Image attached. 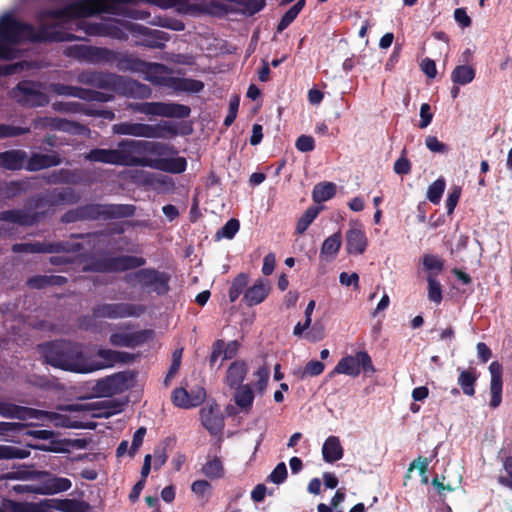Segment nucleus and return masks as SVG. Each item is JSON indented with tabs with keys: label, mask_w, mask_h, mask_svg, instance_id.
<instances>
[{
	"label": "nucleus",
	"mask_w": 512,
	"mask_h": 512,
	"mask_svg": "<svg viewBox=\"0 0 512 512\" xmlns=\"http://www.w3.org/2000/svg\"><path fill=\"white\" fill-rule=\"evenodd\" d=\"M42 354L51 366L83 374L111 367L121 360L122 355L110 349H99L97 356L101 360L98 361L84 354L78 345L63 341L43 345Z\"/></svg>",
	"instance_id": "obj_1"
},
{
	"label": "nucleus",
	"mask_w": 512,
	"mask_h": 512,
	"mask_svg": "<svg viewBox=\"0 0 512 512\" xmlns=\"http://www.w3.org/2000/svg\"><path fill=\"white\" fill-rule=\"evenodd\" d=\"M130 155L143 164H135L134 166L150 167L153 169L169 172L182 173L185 171L187 162L183 157H167L173 154V148L165 143L132 140L128 139Z\"/></svg>",
	"instance_id": "obj_2"
},
{
	"label": "nucleus",
	"mask_w": 512,
	"mask_h": 512,
	"mask_svg": "<svg viewBox=\"0 0 512 512\" xmlns=\"http://www.w3.org/2000/svg\"><path fill=\"white\" fill-rule=\"evenodd\" d=\"M0 415L6 418L29 420L36 419L39 421L49 422L55 427L64 428H80L78 421L72 420L70 417L43 410L33 408L20 407L14 404L0 402Z\"/></svg>",
	"instance_id": "obj_3"
},
{
	"label": "nucleus",
	"mask_w": 512,
	"mask_h": 512,
	"mask_svg": "<svg viewBox=\"0 0 512 512\" xmlns=\"http://www.w3.org/2000/svg\"><path fill=\"white\" fill-rule=\"evenodd\" d=\"M144 79L152 84L169 88L175 92L197 93L204 87V84L199 80L173 77L171 70L159 63H147Z\"/></svg>",
	"instance_id": "obj_4"
},
{
	"label": "nucleus",
	"mask_w": 512,
	"mask_h": 512,
	"mask_svg": "<svg viewBox=\"0 0 512 512\" xmlns=\"http://www.w3.org/2000/svg\"><path fill=\"white\" fill-rule=\"evenodd\" d=\"M112 132L116 135L133 137L167 139L177 134V129L172 122L161 121L155 125L135 122H121L112 125Z\"/></svg>",
	"instance_id": "obj_5"
},
{
	"label": "nucleus",
	"mask_w": 512,
	"mask_h": 512,
	"mask_svg": "<svg viewBox=\"0 0 512 512\" xmlns=\"http://www.w3.org/2000/svg\"><path fill=\"white\" fill-rule=\"evenodd\" d=\"M127 143H129V140L125 139L118 143L116 149H92L84 155V158L90 162H100L116 166L133 167L135 164H143L142 161L130 155V148Z\"/></svg>",
	"instance_id": "obj_6"
},
{
	"label": "nucleus",
	"mask_w": 512,
	"mask_h": 512,
	"mask_svg": "<svg viewBox=\"0 0 512 512\" xmlns=\"http://www.w3.org/2000/svg\"><path fill=\"white\" fill-rule=\"evenodd\" d=\"M361 371L373 373L374 366L371 357L365 351L343 357L335 366L333 374H344L357 377Z\"/></svg>",
	"instance_id": "obj_7"
},
{
	"label": "nucleus",
	"mask_w": 512,
	"mask_h": 512,
	"mask_svg": "<svg viewBox=\"0 0 512 512\" xmlns=\"http://www.w3.org/2000/svg\"><path fill=\"white\" fill-rule=\"evenodd\" d=\"M12 94L19 104L27 107H41L49 102L42 85L31 81L20 82Z\"/></svg>",
	"instance_id": "obj_8"
},
{
	"label": "nucleus",
	"mask_w": 512,
	"mask_h": 512,
	"mask_svg": "<svg viewBox=\"0 0 512 512\" xmlns=\"http://www.w3.org/2000/svg\"><path fill=\"white\" fill-rule=\"evenodd\" d=\"M127 278L129 283L152 287L158 294L168 291V276L153 269H141L128 275Z\"/></svg>",
	"instance_id": "obj_9"
},
{
	"label": "nucleus",
	"mask_w": 512,
	"mask_h": 512,
	"mask_svg": "<svg viewBox=\"0 0 512 512\" xmlns=\"http://www.w3.org/2000/svg\"><path fill=\"white\" fill-rule=\"evenodd\" d=\"M144 312V307L130 303H112L97 306L93 314L96 318H126L137 317Z\"/></svg>",
	"instance_id": "obj_10"
},
{
	"label": "nucleus",
	"mask_w": 512,
	"mask_h": 512,
	"mask_svg": "<svg viewBox=\"0 0 512 512\" xmlns=\"http://www.w3.org/2000/svg\"><path fill=\"white\" fill-rule=\"evenodd\" d=\"M368 247V238L361 222L355 220L349 223L345 233V248L349 255H362Z\"/></svg>",
	"instance_id": "obj_11"
},
{
	"label": "nucleus",
	"mask_w": 512,
	"mask_h": 512,
	"mask_svg": "<svg viewBox=\"0 0 512 512\" xmlns=\"http://www.w3.org/2000/svg\"><path fill=\"white\" fill-rule=\"evenodd\" d=\"M110 82L118 93L126 97L146 99L152 95V89L148 85L139 83L133 79L112 75Z\"/></svg>",
	"instance_id": "obj_12"
},
{
	"label": "nucleus",
	"mask_w": 512,
	"mask_h": 512,
	"mask_svg": "<svg viewBox=\"0 0 512 512\" xmlns=\"http://www.w3.org/2000/svg\"><path fill=\"white\" fill-rule=\"evenodd\" d=\"M65 54L69 57L92 63L109 61L113 56V52L108 49L92 47L84 44L68 46L65 49Z\"/></svg>",
	"instance_id": "obj_13"
},
{
	"label": "nucleus",
	"mask_w": 512,
	"mask_h": 512,
	"mask_svg": "<svg viewBox=\"0 0 512 512\" xmlns=\"http://www.w3.org/2000/svg\"><path fill=\"white\" fill-rule=\"evenodd\" d=\"M190 108L186 105L165 102H146L144 115L159 117L185 118L189 116Z\"/></svg>",
	"instance_id": "obj_14"
},
{
	"label": "nucleus",
	"mask_w": 512,
	"mask_h": 512,
	"mask_svg": "<svg viewBox=\"0 0 512 512\" xmlns=\"http://www.w3.org/2000/svg\"><path fill=\"white\" fill-rule=\"evenodd\" d=\"M33 126L36 129L50 128L72 134H86L88 129L76 122L68 121L62 118L39 117L33 120Z\"/></svg>",
	"instance_id": "obj_15"
},
{
	"label": "nucleus",
	"mask_w": 512,
	"mask_h": 512,
	"mask_svg": "<svg viewBox=\"0 0 512 512\" xmlns=\"http://www.w3.org/2000/svg\"><path fill=\"white\" fill-rule=\"evenodd\" d=\"M51 89L58 95L77 97L87 101L108 102L112 99L111 95L105 93L64 84H52Z\"/></svg>",
	"instance_id": "obj_16"
},
{
	"label": "nucleus",
	"mask_w": 512,
	"mask_h": 512,
	"mask_svg": "<svg viewBox=\"0 0 512 512\" xmlns=\"http://www.w3.org/2000/svg\"><path fill=\"white\" fill-rule=\"evenodd\" d=\"M96 392L102 397H110L127 389V377L123 373H116L99 380Z\"/></svg>",
	"instance_id": "obj_17"
},
{
	"label": "nucleus",
	"mask_w": 512,
	"mask_h": 512,
	"mask_svg": "<svg viewBox=\"0 0 512 512\" xmlns=\"http://www.w3.org/2000/svg\"><path fill=\"white\" fill-rule=\"evenodd\" d=\"M489 372L491 374V381H490V407L495 409L500 406L502 402V387H503V381H502V365L494 361L489 365Z\"/></svg>",
	"instance_id": "obj_18"
},
{
	"label": "nucleus",
	"mask_w": 512,
	"mask_h": 512,
	"mask_svg": "<svg viewBox=\"0 0 512 512\" xmlns=\"http://www.w3.org/2000/svg\"><path fill=\"white\" fill-rule=\"evenodd\" d=\"M201 421L211 434L220 433L224 427V418L217 405H209L202 408Z\"/></svg>",
	"instance_id": "obj_19"
},
{
	"label": "nucleus",
	"mask_w": 512,
	"mask_h": 512,
	"mask_svg": "<svg viewBox=\"0 0 512 512\" xmlns=\"http://www.w3.org/2000/svg\"><path fill=\"white\" fill-rule=\"evenodd\" d=\"M270 290L269 280L257 279L251 287L245 290L243 300L248 306L258 305L267 298Z\"/></svg>",
	"instance_id": "obj_20"
},
{
	"label": "nucleus",
	"mask_w": 512,
	"mask_h": 512,
	"mask_svg": "<svg viewBox=\"0 0 512 512\" xmlns=\"http://www.w3.org/2000/svg\"><path fill=\"white\" fill-rule=\"evenodd\" d=\"M27 153L23 150H8L0 152V168L7 170H20L25 167Z\"/></svg>",
	"instance_id": "obj_21"
},
{
	"label": "nucleus",
	"mask_w": 512,
	"mask_h": 512,
	"mask_svg": "<svg viewBox=\"0 0 512 512\" xmlns=\"http://www.w3.org/2000/svg\"><path fill=\"white\" fill-rule=\"evenodd\" d=\"M60 163L61 159L56 153H34L28 160H26L25 168L30 171H38L41 169L59 165Z\"/></svg>",
	"instance_id": "obj_22"
},
{
	"label": "nucleus",
	"mask_w": 512,
	"mask_h": 512,
	"mask_svg": "<svg viewBox=\"0 0 512 512\" xmlns=\"http://www.w3.org/2000/svg\"><path fill=\"white\" fill-rule=\"evenodd\" d=\"M145 264V260L142 257L136 256H120L109 259L104 266L106 271H125L140 267Z\"/></svg>",
	"instance_id": "obj_23"
},
{
	"label": "nucleus",
	"mask_w": 512,
	"mask_h": 512,
	"mask_svg": "<svg viewBox=\"0 0 512 512\" xmlns=\"http://www.w3.org/2000/svg\"><path fill=\"white\" fill-rule=\"evenodd\" d=\"M344 454L340 439L337 436H329L322 446V456L325 462L334 463L342 459Z\"/></svg>",
	"instance_id": "obj_24"
},
{
	"label": "nucleus",
	"mask_w": 512,
	"mask_h": 512,
	"mask_svg": "<svg viewBox=\"0 0 512 512\" xmlns=\"http://www.w3.org/2000/svg\"><path fill=\"white\" fill-rule=\"evenodd\" d=\"M106 401L85 403V404H74L67 406L69 411L88 412L92 417H109L115 411H112L105 406Z\"/></svg>",
	"instance_id": "obj_25"
},
{
	"label": "nucleus",
	"mask_w": 512,
	"mask_h": 512,
	"mask_svg": "<svg viewBox=\"0 0 512 512\" xmlns=\"http://www.w3.org/2000/svg\"><path fill=\"white\" fill-rule=\"evenodd\" d=\"M62 249H64V247L60 243L53 244V243L35 242V243L16 244L13 246V250L15 252H29V253H52V252H58Z\"/></svg>",
	"instance_id": "obj_26"
},
{
	"label": "nucleus",
	"mask_w": 512,
	"mask_h": 512,
	"mask_svg": "<svg viewBox=\"0 0 512 512\" xmlns=\"http://www.w3.org/2000/svg\"><path fill=\"white\" fill-rule=\"evenodd\" d=\"M459 377L458 385L461 387L463 393L467 396L475 395V384L478 379V375L475 369H463L458 368Z\"/></svg>",
	"instance_id": "obj_27"
},
{
	"label": "nucleus",
	"mask_w": 512,
	"mask_h": 512,
	"mask_svg": "<svg viewBox=\"0 0 512 512\" xmlns=\"http://www.w3.org/2000/svg\"><path fill=\"white\" fill-rule=\"evenodd\" d=\"M247 374V367L244 362H233L226 374L225 381L231 388H237L242 386V382Z\"/></svg>",
	"instance_id": "obj_28"
},
{
	"label": "nucleus",
	"mask_w": 512,
	"mask_h": 512,
	"mask_svg": "<svg viewBox=\"0 0 512 512\" xmlns=\"http://www.w3.org/2000/svg\"><path fill=\"white\" fill-rule=\"evenodd\" d=\"M341 247V233L337 232L326 238L321 246L320 257L326 261L333 260Z\"/></svg>",
	"instance_id": "obj_29"
},
{
	"label": "nucleus",
	"mask_w": 512,
	"mask_h": 512,
	"mask_svg": "<svg viewBox=\"0 0 512 512\" xmlns=\"http://www.w3.org/2000/svg\"><path fill=\"white\" fill-rule=\"evenodd\" d=\"M476 75L475 69L470 65H458L451 73V80L457 85H467L471 83Z\"/></svg>",
	"instance_id": "obj_30"
},
{
	"label": "nucleus",
	"mask_w": 512,
	"mask_h": 512,
	"mask_svg": "<svg viewBox=\"0 0 512 512\" xmlns=\"http://www.w3.org/2000/svg\"><path fill=\"white\" fill-rule=\"evenodd\" d=\"M336 193V185L332 182H322L313 188L312 198L316 203L328 201Z\"/></svg>",
	"instance_id": "obj_31"
},
{
	"label": "nucleus",
	"mask_w": 512,
	"mask_h": 512,
	"mask_svg": "<svg viewBox=\"0 0 512 512\" xmlns=\"http://www.w3.org/2000/svg\"><path fill=\"white\" fill-rule=\"evenodd\" d=\"M234 401L242 410H249L254 401V394L249 385L237 387L234 394Z\"/></svg>",
	"instance_id": "obj_32"
},
{
	"label": "nucleus",
	"mask_w": 512,
	"mask_h": 512,
	"mask_svg": "<svg viewBox=\"0 0 512 512\" xmlns=\"http://www.w3.org/2000/svg\"><path fill=\"white\" fill-rule=\"evenodd\" d=\"M139 336L136 333L116 332L110 336V343L117 347H135L139 344Z\"/></svg>",
	"instance_id": "obj_33"
},
{
	"label": "nucleus",
	"mask_w": 512,
	"mask_h": 512,
	"mask_svg": "<svg viewBox=\"0 0 512 512\" xmlns=\"http://www.w3.org/2000/svg\"><path fill=\"white\" fill-rule=\"evenodd\" d=\"M71 486H72V483L69 479L62 478V477H53L46 482L41 493L42 494H56L59 492H64V491L69 490L71 488Z\"/></svg>",
	"instance_id": "obj_34"
},
{
	"label": "nucleus",
	"mask_w": 512,
	"mask_h": 512,
	"mask_svg": "<svg viewBox=\"0 0 512 512\" xmlns=\"http://www.w3.org/2000/svg\"><path fill=\"white\" fill-rule=\"evenodd\" d=\"M0 512H41V510L36 504L3 500L0 505Z\"/></svg>",
	"instance_id": "obj_35"
},
{
	"label": "nucleus",
	"mask_w": 512,
	"mask_h": 512,
	"mask_svg": "<svg viewBox=\"0 0 512 512\" xmlns=\"http://www.w3.org/2000/svg\"><path fill=\"white\" fill-rule=\"evenodd\" d=\"M249 282L248 275L241 273L232 282L229 290V299L235 302L241 294H244Z\"/></svg>",
	"instance_id": "obj_36"
},
{
	"label": "nucleus",
	"mask_w": 512,
	"mask_h": 512,
	"mask_svg": "<svg viewBox=\"0 0 512 512\" xmlns=\"http://www.w3.org/2000/svg\"><path fill=\"white\" fill-rule=\"evenodd\" d=\"M304 6L305 0H299L295 5H293L280 20L277 30L281 32L286 29L295 20Z\"/></svg>",
	"instance_id": "obj_37"
},
{
	"label": "nucleus",
	"mask_w": 512,
	"mask_h": 512,
	"mask_svg": "<svg viewBox=\"0 0 512 512\" xmlns=\"http://www.w3.org/2000/svg\"><path fill=\"white\" fill-rule=\"evenodd\" d=\"M428 282V299L435 303L440 304L442 301V287L440 282L436 279L435 275L429 273L427 275Z\"/></svg>",
	"instance_id": "obj_38"
},
{
	"label": "nucleus",
	"mask_w": 512,
	"mask_h": 512,
	"mask_svg": "<svg viewBox=\"0 0 512 512\" xmlns=\"http://www.w3.org/2000/svg\"><path fill=\"white\" fill-rule=\"evenodd\" d=\"M30 456L28 449L15 446L0 445V460L2 459H24Z\"/></svg>",
	"instance_id": "obj_39"
},
{
	"label": "nucleus",
	"mask_w": 512,
	"mask_h": 512,
	"mask_svg": "<svg viewBox=\"0 0 512 512\" xmlns=\"http://www.w3.org/2000/svg\"><path fill=\"white\" fill-rule=\"evenodd\" d=\"M446 183L443 178L435 180L427 190V199L433 204H438L442 198Z\"/></svg>",
	"instance_id": "obj_40"
},
{
	"label": "nucleus",
	"mask_w": 512,
	"mask_h": 512,
	"mask_svg": "<svg viewBox=\"0 0 512 512\" xmlns=\"http://www.w3.org/2000/svg\"><path fill=\"white\" fill-rule=\"evenodd\" d=\"M172 401L175 406L189 409L192 408V398L190 392L184 388H176L172 392Z\"/></svg>",
	"instance_id": "obj_41"
},
{
	"label": "nucleus",
	"mask_w": 512,
	"mask_h": 512,
	"mask_svg": "<svg viewBox=\"0 0 512 512\" xmlns=\"http://www.w3.org/2000/svg\"><path fill=\"white\" fill-rule=\"evenodd\" d=\"M147 63L148 62L142 61L138 58L126 57L119 62V68L122 70H129L144 75Z\"/></svg>",
	"instance_id": "obj_42"
},
{
	"label": "nucleus",
	"mask_w": 512,
	"mask_h": 512,
	"mask_svg": "<svg viewBox=\"0 0 512 512\" xmlns=\"http://www.w3.org/2000/svg\"><path fill=\"white\" fill-rule=\"evenodd\" d=\"M202 473L210 479H217L223 475V466L219 459L208 461L202 468Z\"/></svg>",
	"instance_id": "obj_43"
},
{
	"label": "nucleus",
	"mask_w": 512,
	"mask_h": 512,
	"mask_svg": "<svg viewBox=\"0 0 512 512\" xmlns=\"http://www.w3.org/2000/svg\"><path fill=\"white\" fill-rule=\"evenodd\" d=\"M319 211L316 208H309L305 211V213L299 218L296 225V232L298 234H303L310 224L315 220Z\"/></svg>",
	"instance_id": "obj_44"
},
{
	"label": "nucleus",
	"mask_w": 512,
	"mask_h": 512,
	"mask_svg": "<svg viewBox=\"0 0 512 512\" xmlns=\"http://www.w3.org/2000/svg\"><path fill=\"white\" fill-rule=\"evenodd\" d=\"M254 376L256 377V381L254 382V387L259 393H263L264 390L267 387L269 376H270V370L266 366H261L257 369V371L254 373Z\"/></svg>",
	"instance_id": "obj_45"
},
{
	"label": "nucleus",
	"mask_w": 512,
	"mask_h": 512,
	"mask_svg": "<svg viewBox=\"0 0 512 512\" xmlns=\"http://www.w3.org/2000/svg\"><path fill=\"white\" fill-rule=\"evenodd\" d=\"M423 265L425 269L429 271V273H432L436 276L437 273L442 271L444 262L440 257L428 254L423 257Z\"/></svg>",
	"instance_id": "obj_46"
},
{
	"label": "nucleus",
	"mask_w": 512,
	"mask_h": 512,
	"mask_svg": "<svg viewBox=\"0 0 512 512\" xmlns=\"http://www.w3.org/2000/svg\"><path fill=\"white\" fill-rule=\"evenodd\" d=\"M240 223L237 219H230L220 230L217 231L216 237L232 239L239 231Z\"/></svg>",
	"instance_id": "obj_47"
},
{
	"label": "nucleus",
	"mask_w": 512,
	"mask_h": 512,
	"mask_svg": "<svg viewBox=\"0 0 512 512\" xmlns=\"http://www.w3.org/2000/svg\"><path fill=\"white\" fill-rule=\"evenodd\" d=\"M52 107L55 111L64 113H83L86 108L79 102H55Z\"/></svg>",
	"instance_id": "obj_48"
},
{
	"label": "nucleus",
	"mask_w": 512,
	"mask_h": 512,
	"mask_svg": "<svg viewBox=\"0 0 512 512\" xmlns=\"http://www.w3.org/2000/svg\"><path fill=\"white\" fill-rule=\"evenodd\" d=\"M30 132L28 127H18L9 124H0V138H12Z\"/></svg>",
	"instance_id": "obj_49"
},
{
	"label": "nucleus",
	"mask_w": 512,
	"mask_h": 512,
	"mask_svg": "<svg viewBox=\"0 0 512 512\" xmlns=\"http://www.w3.org/2000/svg\"><path fill=\"white\" fill-rule=\"evenodd\" d=\"M191 490L198 498L207 501L211 494V485L206 480H197L192 483Z\"/></svg>",
	"instance_id": "obj_50"
},
{
	"label": "nucleus",
	"mask_w": 512,
	"mask_h": 512,
	"mask_svg": "<svg viewBox=\"0 0 512 512\" xmlns=\"http://www.w3.org/2000/svg\"><path fill=\"white\" fill-rule=\"evenodd\" d=\"M4 219L18 222L22 225H32L36 218L34 216L26 215L20 211H9L4 213Z\"/></svg>",
	"instance_id": "obj_51"
},
{
	"label": "nucleus",
	"mask_w": 512,
	"mask_h": 512,
	"mask_svg": "<svg viewBox=\"0 0 512 512\" xmlns=\"http://www.w3.org/2000/svg\"><path fill=\"white\" fill-rule=\"evenodd\" d=\"M287 474L286 464L284 462H280L270 473L269 480L274 484H281L286 480Z\"/></svg>",
	"instance_id": "obj_52"
},
{
	"label": "nucleus",
	"mask_w": 512,
	"mask_h": 512,
	"mask_svg": "<svg viewBox=\"0 0 512 512\" xmlns=\"http://www.w3.org/2000/svg\"><path fill=\"white\" fill-rule=\"evenodd\" d=\"M425 144L426 147L434 153L445 154L449 151V147L445 143L439 141L435 136H427L425 139Z\"/></svg>",
	"instance_id": "obj_53"
},
{
	"label": "nucleus",
	"mask_w": 512,
	"mask_h": 512,
	"mask_svg": "<svg viewBox=\"0 0 512 512\" xmlns=\"http://www.w3.org/2000/svg\"><path fill=\"white\" fill-rule=\"evenodd\" d=\"M125 28L131 32H134V33H139L141 35H144V36H149V35H153L155 36L157 39L159 40H163L164 38L162 37V35H164V32H161V31H158V30H150L149 28L147 27H143V26H140V25H135V24H132V23H126L125 25Z\"/></svg>",
	"instance_id": "obj_54"
},
{
	"label": "nucleus",
	"mask_w": 512,
	"mask_h": 512,
	"mask_svg": "<svg viewBox=\"0 0 512 512\" xmlns=\"http://www.w3.org/2000/svg\"><path fill=\"white\" fill-rule=\"evenodd\" d=\"M324 364L317 360L309 361L301 372V378L306 376H318L324 371Z\"/></svg>",
	"instance_id": "obj_55"
},
{
	"label": "nucleus",
	"mask_w": 512,
	"mask_h": 512,
	"mask_svg": "<svg viewBox=\"0 0 512 512\" xmlns=\"http://www.w3.org/2000/svg\"><path fill=\"white\" fill-rule=\"evenodd\" d=\"M503 468L504 473L499 476V482L512 489V457L505 459Z\"/></svg>",
	"instance_id": "obj_56"
},
{
	"label": "nucleus",
	"mask_w": 512,
	"mask_h": 512,
	"mask_svg": "<svg viewBox=\"0 0 512 512\" xmlns=\"http://www.w3.org/2000/svg\"><path fill=\"white\" fill-rule=\"evenodd\" d=\"M56 508L63 512H86V507L75 500H64Z\"/></svg>",
	"instance_id": "obj_57"
},
{
	"label": "nucleus",
	"mask_w": 512,
	"mask_h": 512,
	"mask_svg": "<svg viewBox=\"0 0 512 512\" xmlns=\"http://www.w3.org/2000/svg\"><path fill=\"white\" fill-rule=\"evenodd\" d=\"M461 196V188L458 186L453 187L446 199V208L448 214H452L455 207L457 206V203L459 201V198Z\"/></svg>",
	"instance_id": "obj_58"
},
{
	"label": "nucleus",
	"mask_w": 512,
	"mask_h": 512,
	"mask_svg": "<svg viewBox=\"0 0 512 512\" xmlns=\"http://www.w3.org/2000/svg\"><path fill=\"white\" fill-rule=\"evenodd\" d=\"M224 346L225 343L222 340H217L213 343L211 355L209 358L211 366H214L217 363L218 359H222V357L224 356Z\"/></svg>",
	"instance_id": "obj_59"
},
{
	"label": "nucleus",
	"mask_w": 512,
	"mask_h": 512,
	"mask_svg": "<svg viewBox=\"0 0 512 512\" xmlns=\"http://www.w3.org/2000/svg\"><path fill=\"white\" fill-rule=\"evenodd\" d=\"M296 148L301 152H310L315 147L314 139L308 135H301L295 143Z\"/></svg>",
	"instance_id": "obj_60"
},
{
	"label": "nucleus",
	"mask_w": 512,
	"mask_h": 512,
	"mask_svg": "<svg viewBox=\"0 0 512 512\" xmlns=\"http://www.w3.org/2000/svg\"><path fill=\"white\" fill-rule=\"evenodd\" d=\"M339 282L343 286H353L355 289L359 288V275L355 272L348 274L347 272H342L339 275Z\"/></svg>",
	"instance_id": "obj_61"
},
{
	"label": "nucleus",
	"mask_w": 512,
	"mask_h": 512,
	"mask_svg": "<svg viewBox=\"0 0 512 512\" xmlns=\"http://www.w3.org/2000/svg\"><path fill=\"white\" fill-rule=\"evenodd\" d=\"M420 123L419 127L421 129L426 128L432 121L433 114L431 113L430 105L427 103H423L420 107Z\"/></svg>",
	"instance_id": "obj_62"
},
{
	"label": "nucleus",
	"mask_w": 512,
	"mask_h": 512,
	"mask_svg": "<svg viewBox=\"0 0 512 512\" xmlns=\"http://www.w3.org/2000/svg\"><path fill=\"white\" fill-rule=\"evenodd\" d=\"M238 108H239V99L237 97H234L233 99L230 100V103H229V113L224 120L225 126L228 127L234 122V120L236 119V116H237Z\"/></svg>",
	"instance_id": "obj_63"
},
{
	"label": "nucleus",
	"mask_w": 512,
	"mask_h": 512,
	"mask_svg": "<svg viewBox=\"0 0 512 512\" xmlns=\"http://www.w3.org/2000/svg\"><path fill=\"white\" fill-rule=\"evenodd\" d=\"M146 434V429L144 427H140L133 435V440L131 444L130 454L133 455L139 447L142 445L144 436Z\"/></svg>",
	"instance_id": "obj_64"
}]
</instances>
